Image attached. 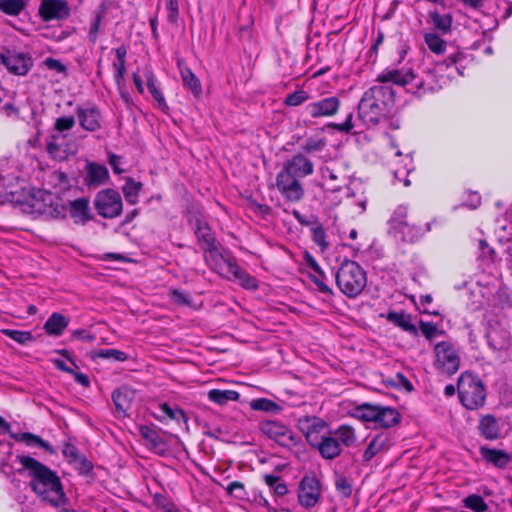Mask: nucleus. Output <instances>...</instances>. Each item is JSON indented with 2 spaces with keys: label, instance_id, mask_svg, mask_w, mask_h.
Segmentation results:
<instances>
[{
  "label": "nucleus",
  "instance_id": "1",
  "mask_svg": "<svg viewBox=\"0 0 512 512\" xmlns=\"http://www.w3.org/2000/svg\"><path fill=\"white\" fill-rule=\"evenodd\" d=\"M17 460L22 466L17 472H28L31 478L30 486L42 500L56 507L65 503L66 497L61 480L55 471L27 455H18Z\"/></svg>",
  "mask_w": 512,
  "mask_h": 512
},
{
  "label": "nucleus",
  "instance_id": "2",
  "mask_svg": "<svg viewBox=\"0 0 512 512\" xmlns=\"http://www.w3.org/2000/svg\"><path fill=\"white\" fill-rule=\"evenodd\" d=\"M379 83H388L403 87L406 92L421 97L428 92H435L442 88L434 72H426L420 77L413 66L405 65L401 68L384 69L376 78Z\"/></svg>",
  "mask_w": 512,
  "mask_h": 512
},
{
  "label": "nucleus",
  "instance_id": "3",
  "mask_svg": "<svg viewBox=\"0 0 512 512\" xmlns=\"http://www.w3.org/2000/svg\"><path fill=\"white\" fill-rule=\"evenodd\" d=\"M203 252L204 260L211 270L229 280H237L245 289L256 290L258 288L256 278L243 270L231 252L224 249L220 242L211 247H205Z\"/></svg>",
  "mask_w": 512,
  "mask_h": 512
},
{
  "label": "nucleus",
  "instance_id": "4",
  "mask_svg": "<svg viewBox=\"0 0 512 512\" xmlns=\"http://www.w3.org/2000/svg\"><path fill=\"white\" fill-rule=\"evenodd\" d=\"M394 105V90L386 85H375L363 94L358 116L365 123L375 125L391 115Z\"/></svg>",
  "mask_w": 512,
  "mask_h": 512
},
{
  "label": "nucleus",
  "instance_id": "5",
  "mask_svg": "<svg viewBox=\"0 0 512 512\" xmlns=\"http://www.w3.org/2000/svg\"><path fill=\"white\" fill-rule=\"evenodd\" d=\"M357 436L353 427L341 425L337 429L329 430L321 435L320 439L311 447L316 448L325 460H334L339 457L343 447H351L356 443Z\"/></svg>",
  "mask_w": 512,
  "mask_h": 512
},
{
  "label": "nucleus",
  "instance_id": "6",
  "mask_svg": "<svg viewBox=\"0 0 512 512\" xmlns=\"http://www.w3.org/2000/svg\"><path fill=\"white\" fill-rule=\"evenodd\" d=\"M335 279L339 290L349 298L357 297L367 285L366 272L352 260H345L341 264Z\"/></svg>",
  "mask_w": 512,
  "mask_h": 512
},
{
  "label": "nucleus",
  "instance_id": "7",
  "mask_svg": "<svg viewBox=\"0 0 512 512\" xmlns=\"http://www.w3.org/2000/svg\"><path fill=\"white\" fill-rule=\"evenodd\" d=\"M457 390L461 404L475 410L482 407L486 400V390L483 383L470 373H462L458 379Z\"/></svg>",
  "mask_w": 512,
  "mask_h": 512
},
{
  "label": "nucleus",
  "instance_id": "8",
  "mask_svg": "<svg viewBox=\"0 0 512 512\" xmlns=\"http://www.w3.org/2000/svg\"><path fill=\"white\" fill-rule=\"evenodd\" d=\"M354 415L360 420L374 422L376 426L381 428H391L398 424L401 419V415L397 409L369 403H364L356 407Z\"/></svg>",
  "mask_w": 512,
  "mask_h": 512
},
{
  "label": "nucleus",
  "instance_id": "9",
  "mask_svg": "<svg viewBox=\"0 0 512 512\" xmlns=\"http://www.w3.org/2000/svg\"><path fill=\"white\" fill-rule=\"evenodd\" d=\"M435 368L442 374L454 375L460 367L461 358L458 347L449 341L434 346Z\"/></svg>",
  "mask_w": 512,
  "mask_h": 512
},
{
  "label": "nucleus",
  "instance_id": "10",
  "mask_svg": "<svg viewBox=\"0 0 512 512\" xmlns=\"http://www.w3.org/2000/svg\"><path fill=\"white\" fill-rule=\"evenodd\" d=\"M259 429L269 439L286 448H292L300 442V438L288 426L277 420L262 421Z\"/></svg>",
  "mask_w": 512,
  "mask_h": 512
},
{
  "label": "nucleus",
  "instance_id": "11",
  "mask_svg": "<svg viewBox=\"0 0 512 512\" xmlns=\"http://www.w3.org/2000/svg\"><path fill=\"white\" fill-rule=\"evenodd\" d=\"M95 209L103 218H115L122 212V199L120 194L113 189L101 190L94 200Z\"/></svg>",
  "mask_w": 512,
  "mask_h": 512
},
{
  "label": "nucleus",
  "instance_id": "12",
  "mask_svg": "<svg viewBox=\"0 0 512 512\" xmlns=\"http://www.w3.org/2000/svg\"><path fill=\"white\" fill-rule=\"evenodd\" d=\"M276 186L281 195L288 201L298 202L304 196V188L300 178L291 176L283 171L277 174Z\"/></svg>",
  "mask_w": 512,
  "mask_h": 512
},
{
  "label": "nucleus",
  "instance_id": "13",
  "mask_svg": "<svg viewBox=\"0 0 512 512\" xmlns=\"http://www.w3.org/2000/svg\"><path fill=\"white\" fill-rule=\"evenodd\" d=\"M79 125L88 132H96L102 128V115L93 103L78 105L75 109Z\"/></svg>",
  "mask_w": 512,
  "mask_h": 512
},
{
  "label": "nucleus",
  "instance_id": "14",
  "mask_svg": "<svg viewBox=\"0 0 512 512\" xmlns=\"http://www.w3.org/2000/svg\"><path fill=\"white\" fill-rule=\"evenodd\" d=\"M320 483L314 476H304L299 483L298 501L305 508L314 507L320 498Z\"/></svg>",
  "mask_w": 512,
  "mask_h": 512
},
{
  "label": "nucleus",
  "instance_id": "15",
  "mask_svg": "<svg viewBox=\"0 0 512 512\" xmlns=\"http://www.w3.org/2000/svg\"><path fill=\"white\" fill-rule=\"evenodd\" d=\"M340 104V100L336 96L325 97L308 103L305 106V113L311 118L331 117L338 112Z\"/></svg>",
  "mask_w": 512,
  "mask_h": 512
},
{
  "label": "nucleus",
  "instance_id": "16",
  "mask_svg": "<svg viewBox=\"0 0 512 512\" xmlns=\"http://www.w3.org/2000/svg\"><path fill=\"white\" fill-rule=\"evenodd\" d=\"M2 64L10 73L24 76L31 69L33 60L28 54L8 50L3 53Z\"/></svg>",
  "mask_w": 512,
  "mask_h": 512
},
{
  "label": "nucleus",
  "instance_id": "17",
  "mask_svg": "<svg viewBox=\"0 0 512 512\" xmlns=\"http://www.w3.org/2000/svg\"><path fill=\"white\" fill-rule=\"evenodd\" d=\"M281 171L297 178H304L313 173L314 165L309 158L298 153L284 163Z\"/></svg>",
  "mask_w": 512,
  "mask_h": 512
},
{
  "label": "nucleus",
  "instance_id": "18",
  "mask_svg": "<svg viewBox=\"0 0 512 512\" xmlns=\"http://www.w3.org/2000/svg\"><path fill=\"white\" fill-rule=\"evenodd\" d=\"M70 8L64 0H42L39 14L45 21L61 20L69 16Z\"/></svg>",
  "mask_w": 512,
  "mask_h": 512
},
{
  "label": "nucleus",
  "instance_id": "19",
  "mask_svg": "<svg viewBox=\"0 0 512 512\" xmlns=\"http://www.w3.org/2000/svg\"><path fill=\"white\" fill-rule=\"evenodd\" d=\"M298 422L310 446L320 439L321 436L319 434L327 427L323 419L315 416H304Z\"/></svg>",
  "mask_w": 512,
  "mask_h": 512
},
{
  "label": "nucleus",
  "instance_id": "20",
  "mask_svg": "<svg viewBox=\"0 0 512 512\" xmlns=\"http://www.w3.org/2000/svg\"><path fill=\"white\" fill-rule=\"evenodd\" d=\"M478 429L482 437L487 440H497L501 437L503 423L501 419L492 414H486L479 420Z\"/></svg>",
  "mask_w": 512,
  "mask_h": 512
},
{
  "label": "nucleus",
  "instance_id": "21",
  "mask_svg": "<svg viewBox=\"0 0 512 512\" xmlns=\"http://www.w3.org/2000/svg\"><path fill=\"white\" fill-rule=\"evenodd\" d=\"M109 179L108 169L101 164L88 162L86 165V175L84 183L89 188H97L107 182Z\"/></svg>",
  "mask_w": 512,
  "mask_h": 512
},
{
  "label": "nucleus",
  "instance_id": "22",
  "mask_svg": "<svg viewBox=\"0 0 512 512\" xmlns=\"http://www.w3.org/2000/svg\"><path fill=\"white\" fill-rule=\"evenodd\" d=\"M481 457L497 468L505 469L512 461V455L504 450L482 446L479 449Z\"/></svg>",
  "mask_w": 512,
  "mask_h": 512
},
{
  "label": "nucleus",
  "instance_id": "23",
  "mask_svg": "<svg viewBox=\"0 0 512 512\" xmlns=\"http://www.w3.org/2000/svg\"><path fill=\"white\" fill-rule=\"evenodd\" d=\"M140 435L146 441V446L155 453L158 455H165L167 453L168 445L156 430L148 426H141Z\"/></svg>",
  "mask_w": 512,
  "mask_h": 512
},
{
  "label": "nucleus",
  "instance_id": "24",
  "mask_svg": "<svg viewBox=\"0 0 512 512\" xmlns=\"http://www.w3.org/2000/svg\"><path fill=\"white\" fill-rule=\"evenodd\" d=\"M135 397V391L128 386H122L112 393V400L117 412L121 416H126Z\"/></svg>",
  "mask_w": 512,
  "mask_h": 512
},
{
  "label": "nucleus",
  "instance_id": "25",
  "mask_svg": "<svg viewBox=\"0 0 512 512\" xmlns=\"http://www.w3.org/2000/svg\"><path fill=\"white\" fill-rule=\"evenodd\" d=\"M70 216L76 223H86L91 219L89 200L87 198H78L73 201H69Z\"/></svg>",
  "mask_w": 512,
  "mask_h": 512
},
{
  "label": "nucleus",
  "instance_id": "26",
  "mask_svg": "<svg viewBox=\"0 0 512 512\" xmlns=\"http://www.w3.org/2000/svg\"><path fill=\"white\" fill-rule=\"evenodd\" d=\"M391 233L399 237L402 241L413 243L424 235L425 229L407 221L391 231Z\"/></svg>",
  "mask_w": 512,
  "mask_h": 512
},
{
  "label": "nucleus",
  "instance_id": "27",
  "mask_svg": "<svg viewBox=\"0 0 512 512\" xmlns=\"http://www.w3.org/2000/svg\"><path fill=\"white\" fill-rule=\"evenodd\" d=\"M389 447V436L386 433L376 435L368 444L363 453V461L368 462L381 451Z\"/></svg>",
  "mask_w": 512,
  "mask_h": 512
},
{
  "label": "nucleus",
  "instance_id": "28",
  "mask_svg": "<svg viewBox=\"0 0 512 512\" xmlns=\"http://www.w3.org/2000/svg\"><path fill=\"white\" fill-rule=\"evenodd\" d=\"M116 60L112 63V67L115 71L114 79L118 86L124 81L126 74V55L127 48L125 45H120L114 49Z\"/></svg>",
  "mask_w": 512,
  "mask_h": 512
},
{
  "label": "nucleus",
  "instance_id": "29",
  "mask_svg": "<svg viewBox=\"0 0 512 512\" xmlns=\"http://www.w3.org/2000/svg\"><path fill=\"white\" fill-rule=\"evenodd\" d=\"M195 235L199 244L201 245L202 250H204L205 247H211L219 243L215 233L205 222L197 221Z\"/></svg>",
  "mask_w": 512,
  "mask_h": 512
},
{
  "label": "nucleus",
  "instance_id": "30",
  "mask_svg": "<svg viewBox=\"0 0 512 512\" xmlns=\"http://www.w3.org/2000/svg\"><path fill=\"white\" fill-rule=\"evenodd\" d=\"M69 324V319L60 313H53L45 322L44 330L48 335L60 336Z\"/></svg>",
  "mask_w": 512,
  "mask_h": 512
},
{
  "label": "nucleus",
  "instance_id": "31",
  "mask_svg": "<svg viewBox=\"0 0 512 512\" xmlns=\"http://www.w3.org/2000/svg\"><path fill=\"white\" fill-rule=\"evenodd\" d=\"M386 319L402 328L404 331L409 332L411 334H417V328L412 324V317L410 314H407L403 311H389L386 315Z\"/></svg>",
  "mask_w": 512,
  "mask_h": 512
},
{
  "label": "nucleus",
  "instance_id": "32",
  "mask_svg": "<svg viewBox=\"0 0 512 512\" xmlns=\"http://www.w3.org/2000/svg\"><path fill=\"white\" fill-rule=\"evenodd\" d=\"M208 399L220 406L226 405L228 402L237 401L240 394L234 390L211 389L208 391Z\"/></svg>",
  "mask_w": 512,
  "mask_h": 512
},
{
  "label": "nucleus",
  "instance_id": "33",
  "mask_svg": "<svg viewBox=\"0 0 512 512\" xmlns=\"http://www.w3.org/2000/svg\"><path fill=\"white\" fill-rule=\"evenodd\" d=\"M180 74L184 86L187 87L195 97H199L202 93V86L195 74L188 67L180 68Z\"/></svg>",
  "mask_w": 512,
  "mask_h": 512
},
{
  "label": "nucleus",
  "instance_id": "34",
  "mask_svg": "<svg viewBox=\"0 0 512 512\" xmlns=\"http://www.w3.org/2000/svg\"><path fill=\"white\" fill-rule=\"evenodd\" d=\"M25 8V0H0V12L8 16L17 17Z\"/></svg>",
  "mask_w": 512,
  "mask_h": 512
},
{
  "label": "nucleus",
  "instance_id": "35",
  "mask_svg": "<svg viewBox=\"0 0 512 512\" xmlns=\"http://www.w3.org/2000/svg\"><path fill=\"white\" fill-rule=\"evenodd\" d=\"M141 188L142 184L140 182L135 181L131 177L127 178L122 188L126 201L132 205L136 204Z\"/></svg>",
  "mask_w": 512,
  "mask_h": 512
},
{
  "label": "nucleus",
  "instance_id": "36",
  "mask_svg": "<svg viewBox=\"0 0 512 512\" xmlns=\"http://www.w3.org/2000/svg\"><path fill=\"white\" fill-rule=\"evenodd\" d=\"M146 77V84L149 92L151 93L152 97L158 102L159 106L162 108H167V104L165 101V98L156 85V79L152 71L147 70L145 72Z\"/></svg>",
  "mask_w": 512,
  "mask_h": 512
},
{
  "label": "nucleus",
  "instance_id": "37",
  "mask_svg": "<svg viewBox=\"0 0 512 512\" xmlns=\"http://www.w3.org/2000/svg\"><path fill=\"white\" fill-rule=\"evenodd\" d=\"M264 481L274 495L282 497L288 493V487L284 482L280 481V476L276 474L264 475Z\"/></svg>",
  "mask_w": 512,
  "mask_h": 512
},
{
  "label": "nucleus",
  "instance_id": "38",
  "mask_svg": "<svg viewBox=\"0 0 512 512\" xmlns=\"http://www.w3.org/2000/svg\"><path fill=\"white\" fill-rule=\"evenodd\" d=\"M463 505L465 508L470 509L474 512H486L488 505L484 501L483 497L478 494H470L463 499Z\"/></svg>",
  "mask_w": 512,
  "mask_h": 512
},
{
  "label": "nucleus",
  "instance_id": "39",
  "mask_svg": "<svg viewBox=\"0 0 512 512\" xmlns=\"http://www.w3.org/2000/svg\"><path fill=\"white\" fill-rule=\"evenodd\" d=\"M250 406L253 410L256 411H264L271 413H279L281 411V407L276 402L267 398H258L252 400Z\"/></svg>",
  "mask_w": 512,
  "mask_h": 512
},
{
  "label": "nucleus",
  "instance_id": "40",
  "mask_svg": "<svg viewBox=\"0 0 512 512\" xmlns=\"http://www.w3.org/2000/svg\"><path fill=\"white\" fill-rule=\"evenodd\" d=\"M430 17L432 24L436 29L444 34L450 31L452 24V17L450 14L441 15L438 12H431Z\"/></svg>",
  "mask_w": 512,
  "mask_h": 512
},
{
  "label": "nucleus",
  "instance_id": "41",
  "mask_svg": "<svg viewBox=\"0 0 512 512\" xmlns=\"http://www.w3.org/2000/svg\"><path fill=\"white\" fill-rule=\"evenodd\" d=\"M424 41L430 51L435 54H442L445 51L446 43L445 41L435 33H426L424 35Z\"/></svg>",
  "mask_w": 512,
  "mask_h": 512
},
{
  "label": "nucleus",
  "instance_id": "42",
  "mask_svg": "<svg viewBox=\"0 0 512 512\" xmlns=\"http://www.w3.org/2000/svg\"><path fill=\"white\" fill-rule=\"evenodd\" d=\"M12 437L16 440L25 442L27 445H38L45 450L52 452L51 445L47 441L32 433L26 432L20 435H12Z\"/></svg>",
  "mask_w": 512,
  "mask_h": 512
},
{
  "label": "nucleus",
  "instance_id": "43",
  "mask_svg": "<svg viewBox=\"0 0 512 512\" xmlns=\"http://www.w3.org/2000/svg\"><path fill=\"white\" fill-rule=\"evenodd\" d=\"M464 58V54L462 52H456L454 54L449 55L444 61L437 63L435 71H443L444 68H450L452 66L455 67V70L463 75L460 67L457 64Z\"/></svg>",
  "mask_w": 512,
  "mask_h": 512
},
{
  "label": "nucleus",
  "instance_id": "44",
  "mask_svg": "<svg viewBox=\"0 0 512 512\" xmlns=\"http://www.w3.org/2000/svg\"><path fill=\"white\" fill-rule=\"evenodd\" d=\"M311 237L313 242L320 247L322 252L328 249L329 243L326 241V232L321 224H316L311 228Z\"/></svg>",
  "mask_w": 512,
  "mask_h": 512
},
{
  "label": "nucleus",
  "instance_id": "45",
  "mask_svg": "<svg viewBox=\"0 0 512 512\" xmlns=\"http://www.w3.org/2000/svg\"><path fill=\"white\" fill-rule=\"evenodd\" d=\"M408 217V208L405 205H399L393 212L390 220V232L395 230L397 227L402 225V223L407 222Z\"/></svg>",
  "mask_w": 512,
  "mask_h": 512
},
{
  "label": "nucleus",
  "instance_id": "46",
  "mask_svg": "<svg viewBox=\"0 0 512 512\" xmlns=\"http://www.w3.org/2000/svg\"><path fill=\"white\" fill-rule=\"evenodd\" d=\"M2 333L19 344H27L34 341V337L29 331L3 329Z\"/></svg>",
  "mask_w": 512,
  "mask_h": 512
},
{
  "label": "nucleus",
  "instance_id": "47",
  "mask_svg": "<svg viewBox=\"0 0 512 512\" xmlns=\"http://www.w3.org/2000/svg\"><path fill=\"white\" fill-rule=\"evenodd\" d=\"M335 488L343 497H350L353 491L352 480L344 475H337L335 479Z\"/></svg>",
  "mask_w": 512,
  "mask_h": 512
},
{
  "label": "nucleus",
  "instance_id": "48",
  "mask_svg": "<svg viewBox=\"0 0 512 512\" xmlns=\"http://www.w3.org/2000/svg\"><path fill=\"white\" fill-rule=\"evenodd\" d=\"M160 409L172 420L184 423H187L188 421V417L186 416L185 412L180 408L171 407L169 404L163 403L160 405Z\"/></svg>",
  "mask_w": 512,
  "mask_h": 512
},
{
  "label": "nucleus",
  "instance_id": "49",
  "mask_svg": "<svg viewBox=\"0 0 512 512\" xmlns=\"http://www.w3.org/2000/svg\"><path fill=\"white\" fill-rule=\"evenodd\" d=\"M97 356L103 359H108L115 362H124L128 356L125 352L117 349H101Z\"/></svg>",
  "mask_w": 512,
  "mask_h": 512
},
{
  "label": "nucleus",
  "instance_id": "50",
  "mask_svg": "<svg viewBox=\"0 0 512 512\" xmlns=\"http://www.w3.org/2000/svg\"><path fill=\"white\" fill-rule=\"evenodd\" d=\"M226 492L229 496H232L239 500H243L247 496L245 486L240 481H233L229 483L228 486L226 487Z\"/></svg>",
  "mask_w": 512,
  "mask_h": 512
},
{
  "label": "nucleus",
  "instance_id": "51",
  "mask_svg": "<svg viewBox=\"0 0 512 512\" xmlns=\"http://www.w3.org/2000/svg\"><path fill=\"white\" fill-rule=\"evenodd\" d=\"M309 99V94L304 90H296L288 94L284 103L288 106H299Z\"/></svg>",
  "mask_w": 512,
  "mask_h": 512
},
{
  "label": "nucleus",
  "instance_id": "52",
  "mask_svg": "<svg viewBox=\"0 0 512 512\" xmlns=\"http://www.w3.org/2000/svg\"><path fill=\"white\" fill-rule=\"evenodd\" d=\"M70 464L82 475H87L93 469L92 463L84 455H80Z\"/></svg>",
  "mask_w": 512,
  "mask_h": 512
},
{
  "label": "nucleus",
  "instance_id": "53",
  "mask_svg": "<svg viewBox=\"0 0 512 512\" xmlns=\"http://www.w3.org/2000/svg\"><path fill=\"white\" fill-rule=\"evenodd\" d=\"M75 123L76 121L74 116L59 117L55 120L54 129L57 132L62 133L64 131L71 130L75 126Z\"/></svg>",
  "mask_w": 512,
  "mask_h": 512
},
{
  "label": "nucleus",
  "instance_id": "54",
  "mask_svg": "<svg viewBox=\"0 0 512 512\" xmlns=\"http://www.w3.org/2000/svg\"><path fill=\"white\" fill-rule=\"evenodd\" d=\"M420 330L422 334L428 339L432 341L436 335L442 334V331H439L438 327L432 322H420Z\"/></svg>",
  "mask_w": 512,
  "mask_h": 512
},
{
  "label": "nucleus",
  "instance_id": "55",
  "mask_svg": "<svg viewBox=\"0 0 512 512\" xmlns=\"http://www.w3.org/2000/svg\"><path fill=\"white\" fill-rule=\"evenodd\" d=\"M67 211L68 208L62 203L60 199H57L55 202H51L48 214L53 218H65Z\"/></svg>",
  "mask_w": 512,
  "mask_h": 512
},
{
  "label": "nucleus",
  "instance_id": "56",
  "mask_svg": "<svg viewBox=\"0 0 512 512\" xmlns=\"http://www.w3.org/2000/svg\"><path fill=\"white\" fill-rule=\"evenodd\" d=\"M326 142L323 139H314L309 138L305 141V143L302 146V149L307 153L322 151L325 147Z\"/></svg>",
  "mask_w": 512,
  "mask_h": 512
},
{
  "label": "nucleus",
  "instance_id": "57",
  "mask_svg": "<svg viewBox=\"0 0 512 512\" xmlns=\"http://www.w3.org/2000/svg\"><path fill=\"white\" fill-rule=\"evenodd\" d=\"M101 21H102V15L100 13H98L90 25L89 32H88V38L93 44H95L97 42Z\"/></svg>",
  "mask_w": 512,
  "mask_h": 512
},
{
  "label": "nucleus",
  "instance_id": "58",
  "mask_svg": "<svg viewBox=\"0 0 512 512\" xmlns=\"http://www.w3.org/2000/svg\"><path fill=\"white\" fill-rule=\"evenodd\" d=\"M389 383L393 386L404 388L407 391L413 390L411 382L401 373H397L391 380H389Z\"/></svg>",
  "mask_w": 512,
  "mask_h": 512
},
{
  "label": "nucleus",
  "instance_id": "59",
  "mask_svg": "<svg viewBox=\"0 0 512 512\" xmlns=\"http://www.w3.org/2000/svg\"><path fill=\"white\" fill-rule=\"evenodd\" d=\"M311 280L321 293L327 296H333V290L324 282V275H314L311 277Z\"/></svg>",
  "mask_w": 512,
  "mask_h": 512
},
{
  "label": "nucleus",
  "instance_id": "60",
  "mask_svg": "<svg viewBox=\"0 0 512 512\" xmlns=\"http://www.w3.org/2000/svg\"><path fill=\"white\" fill-rule=\"evenodd\" d=\"M352 119H353V114L350 113V114H348L344 123H341V124L331 123V124H329V127H332L333 129L340 131V132L349 133L354 128Z\"/></svg>",
  "mask_w": 512,
  "mask_h": 512
},
{
  "label": "nucleus",
  "instance_id": "61",
  "mask_svg": "<svg viewBox=\"0 0 512 512\" xmlns=\"http://www.w3.org/2000/svg\"><path fill=\"white\" fill-rule=\"evenodd\" d=\"M62 453H63L64 457L66 459H68L69 463L72 462L74 459L78 458L80 455H82L79 452L78 448L71 443H66L64 445Z\"/></svg>",
  "mask_w": 512,
  "mask_h": 512
},
{
  "label": "nucleus",
  "instance_id": "62",
  "mask_svg": "<svg viewBox=\"0 0 512 512\" xmlns=\"http://www.w3.org/2000/svg\"><path fill=\"white\" fill-rule=\"evenodd\" d=\"M171 299L177 304H181V305H189L190 304L189 294L186 292L177 290V289H175L171 292Z\"/></svg>",
  "mask_w": 512,
  "mask_h": 512
},
{
  "label": "nucleus",
  "instance_id": "63",
  "mask_svg": "<svg viewBox=\"0 0 512 512\" xmlns=\"http://www.w3.org/2000/svg\"><path fill=\"white\" fill-rule=\"evenodd\" d=\"M166 6L168 10V20L170 22L176 21L179 13L178 0H166Z\"/></svg>",
  "mask_w": 512,
  "mask_h": 512
},
{
  "label": "nucleus",
  "instance_id": "64",
  "mask_svg": "<svg viewBox=\"0 0 512 512\" xmlns=\"http://www.w3.org/2000/svg\"><path fill=\"white\" fill-rule=\"evenodd\" d=\"M44 63L48 69L54 70L58 73H65L67 70L64 64L54 58H47Z\"/></svg>",
  "mask_w": 512,
  "mask_h": 512
}]
</instances>
